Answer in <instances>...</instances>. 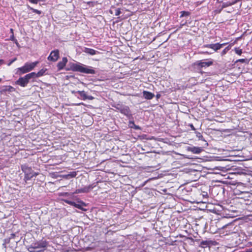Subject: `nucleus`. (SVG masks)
Segmentation results:
<instances>
[{
	"instance_id": "nucleus-4",
	"label": "nucleus",
	"mask_w": 252,
	"mask_h": 252,
	"mask_svg": "<svg viewBox=\"0 0 252 252\" xmlns=\"http://www.w3.org/2000/svg\"><path fill=\"white\" fill-rule=\"evenodd\" d=\"M29 81L26 75H25L24 77H20L18 80L15 82V84L21 87H25L29 82Z\"/></svg>"
},
{
	"instance_id": "nucleus-48",
	"label": "nucleus",
	"mask_w": 252,
	"mask_h": 252,
	"mask_svg": "<svg viewBox=\"0 0 252 252\" xmlns=\"http://www.w3.org/2000/svg\"><path fill=\"white\" fill-rule=\"evenodd\" d=\"M2 79L0 78V82L1 81Z\"/></svg>"
},
{
	"instance_id": "nucleus-46",
	"label": "nucleus",
	"mask_w": 252,
	"mask_h": 252,
	"mask_svg": "<svg viewBox=\"0 0 252 252\" xmlns=\"http://www.w3.org/2000/svg\"><path fill=\"white\" fill-rule=\"evenodd\" d=\"M39 0V1H45V0Z\"/></svg>"
},
{
	"instance_id": "nucleus-9",
	"label": "nucleus",
	"mask_w": 252,
	"mask_h": 252,
	"mask_svg": "<svg viewBox=\"0 0 252 252\" xmlns=\"http://www.w3.org/2000/svg\"><path fill=\"white\" fill-rule=\"evenodd\" d=\"M78 93L79 94L80 96H81L83 100L89 99V100H93L94 97L91 95H87L85 92L83 91H78Z\"/></svg>"
},
{
	"instance_id": "nucleus-20",
	"label": "nucleus",
	"mask_w": 252,
	"mask_h": 252,
	"mask_svg": "<svg viewBox=\"0 0 252 252\" xmlns=\"http://www.w3.org/2000/svg\"><path fill=\"white\" fill-rule=\"evenodd\" d=\"M36 249L33 246L32 244L28 248V251L30 252H43L41 250H36Z\"/></svg>"
},
{
	"instance_id": "nucleus-11",
	"label": "nucleus",
	"mask_w": 252,
	"mask_h": 252,
	"mask_svg": "<svg viewBox=\"0 0 252 252\" xmlns=\"http://www.w3.org/2000/svg\"><path fill=\"white\" fill-rule=\"evenodd\" d=\"M67 62V59L66 57H63L62 59V61L58 63V67L59 69H63L65 65H66V63Z\"/></svg>"
},
{
	"instance_id": "nucleus-12",
	"label": "nucleus",
	"mask_w": 252,
	"mask_h": 252,
	"mask_svg": "<svg viewBox=\"0 0 252 252\" xmlns=\"http://www.w3.org/2000/svg\"><path fill=\"white\" fill-rule=\"evenodd\" d=\"M120 112L126 116L130 115L129 108L128 106H126L121 107Z\"/></svg>"
},
{
	"instance_id": "nucleus-15",
	"label": "nucleus",
	"mask_w": 252,
	"mask_h": 252,
	"mask_svg": "<svg viewBox=\"0 0 252 252\" xmlns=\"http://www.w3.org/2000/svg\"><path fill=\"white\" fill-rule=\"evenodd\" d=\"M83 51L88 54L91 55H94L98 53V51H97L94 49L89 48H85Z\"/></svg>"
},
{
	"instance_id": "nucleus-25",
	"label": "nucleus",
	"mask_w": 252,
	"mask_h": 252,
	"mask_svg": "<svg viewBox=\"0 0 252 252\" xmlns=\"http://www.w3.org/2000/svg\"><path fill=\"white\" fill-rule=\"evenodd\" d=\"M76 174H77L76 172L73 171L68 174V176H69L70 178H74L76 176Z\"/></svg>"
},
{
	"instance_id": "nucleus-13",
	"label": "nucleus",
	"mask_w": 252,
	"mask_h": 252,
	"mask_svg": "<svg viewBox=\"0 0 252 252\" xmlns=\"http://www.w3.org/2000/svg\"><path fill=\"white\" fill-rule=\"evenodd\" d=\"M143 96L144 97V98L145 99H151L155 96L154 94H153L151 92L146 91H144L143 92Z\"/></svg>"
},
{
	"instance_id": "nucleus-35",
	"label": "nucleus",
	"mask_w": 252,
	"mask_h": 252,
	"mask_svg": "<svg viewBox=\"0 0 252 252\" xmlns=\"http://www.w3.org/2000/svg\"><path fill=\"white\" fill-rule=\"evenodd\" d=\"M240 0H235L233 2H232L233 3V5L236 3L238 1H239Z\"/></svg>"
},
{
	"instance_id": "nucleus-17",
	"label": "nucleus",
	"mask_w": 252,
	"mask_h": 252,
	"mask_svg": "<svg viewBox=\"0 0 252 252\" xmlns=\"http://www.w3.org/2000/svg\"><path fill=\"white\" fill-rule=\"evenodd\" d=\"M225 43L223 44H220V43H216V44H213L212 46V49L214 51H216L219 49H220L221 47H222L223 46L225 45Z\"/></svg>"
},
{
	"instance_id": "nucleus-6",
	"label": "nucleus",
	"mask_w": 252,
	"mask_h": 252,
	"mask_svg": "<svg viewBox=\"0 0 252 252\" xmlns=\"http://www.w3.org/2000/svg\"><path fill=\"white\" fill-rule=\"evenodd\" d=\"M33 246L36 249L46 248L48 245L47 242L44 240H41L32 243Z\"/></svg>"
},
{
	"instance_id": "nucleus-14",
	"label": "nucleus",
	"mask_w": 252,
	"mask_h": 252,
	"mask_svg": "<svg viewBox=\"0 0 252 252\" xmlns=\"http://www.w3.org/2000/svg\"><path fill=\"white\" fill-rule=\"evenodd\" d=\"M233 5V3L230 2H223L222 5L220 7V10H216L215 11L217 13H220L221 11L223 8L231 6Z\"/></svg>"
},
{
	"instance_id": "nucleus-32",
	"label": "nucleus",
	"mask_w": 252,
	"mask_h": 252,
	"mask_svg": "<svg viewBox=\"0 0 252 252\" xmlns=\"http://www.w3.org/2000/svg\"><path fill=\"white\" fill-rule=\"evenodd\" d=\"M17 60V59L16 58H15L14 59H13V60H12L7 65L8 66L10 65L14 62H15L16 60Z\"/></svg>"
},
{
	"instance_id": "nucleus-42",
	"label": "nucleus",
	"mask_w": 252,
	"mask_h": 252,
	"mask_svg": "<svg viewBox=\"0 0 252 252\" xmlns=\"http://www.w3.org/2000/svg\"><path fill=\"white\" fill-rule=\"evenodd\" d=\"M156 97L157 98H159L160 97V94H157Z\"/></svg>"
},
{
	"instance_id": "nucleus-16",
	"label": "nucleus",
	"mask_w": 252,
	"mask_h": 252,
	"mask_svg": "<svg viewBox=\"0 0 252 252\" xmlns=\"http://www.w3.org/2000/svg\"><path fill=\"white\" fill-rule=\"evenodd\" d=\"M211 244H212L211 241H202L201 242L199 246L202 248H206L208 246H209Z\"/></svg>"
},
{
	"instance_id": "nucleus-27",
	"label": "nucleus",
	"mask_w": 252,
	"mask_h": 252,
	"mask_svg": "<svg viewBox=\"0 0 252 252\" xmlns=\"http://www.w3.org/2000/svg\"><path fill=\"white\" fill-rule=\"evenodd\" d=\"M238 62H240L242 63H245L247 62V60L245 59H239V60H237L235 63H238Z\"/></svg>"
},
{
	"instance_id": "nucleus-41",
	"label": "nucleus",
	"mask_w": 252,
	"mask_h": 252,
	"mask_svg": "<svg viewBox=\"0 0 252 252\" xmlns=\"http://www.w3.org/2000/svg\"><path fill=\"white\" fill-rule=\"evenodd\" d=\"M121 107H122V106H119V107H117V109L119 111H120V110H121Z\"/></svg>"
},
{
	"instance_id": "nucleus-28",
	"label": "nucleus",
	"mask_w": 252,
	"mask_h": 252,
	"mask_svg": "<svg viewBox=\"0 0 252 252\" xmlns=\"http://www.w3.org/2000/svg\"><path fill=\"white\" fill-rule=\"evenodd\" d=\"M121 10L120 8H118V9H116L115 10V15L116 16H119L120 14H121Z\"/></svg>"
},
{
	"instance_id": "nucleus-36",
	"label": "nucleus",
	"mask_w": 252,
	"mask_h": 252,
	"mask_svg": "<svg viewBox=\"0 0 252 252\" xmlns=\"http://www.w3.org/2000/svg\"><path fill=\"white\" fill-rule=\"evenodd\" d=\"M190 126L191 127V129H193V130H195V128L193 126L192 124H191L190 125Z\"/></svg>"
},
{
	"instance_id": "nucleus-18",
	"label": "nucleus",
	"mask_w": 252,
	"mask_h": 252,
	"mask_svg": "<svg viewBox=\"0 0 252 252\" xmlns=\"http://www.w3.org/2000/svg\"><path fill=\"white\" fill-rule=\"evenodd\" d=\"M65 202L68 204H70V205L73 206L78 209L82 210V206L80 204H77L76 203L73 202V201H66Z\"/></svg>"
},
{
	"instance_id": "nucleus-24",
	"label": "nucleus",
	"mask_w": 252,
	"mask_h": 252,
	"mask_svg": "<svg viewBox=\"0 0 252 252\" xmlns=\"http://www.w3.org/2000/svg\"><path fill=\"white\" fill-rule=\"evenodd\" d=\"M234 50H235V53L239 55H241L242 53V49H239L238 48H235L234 49Z\"/></svg>"
},
{
	"instance_id": "nucleus-7",
	"label": "nucleus",
	"mask_w": 252,
	"mask_h": 252,
	"mask_svg": "<svg viewBox=\"0 0 252 252\" xmlns=\"http://www.w3.org/2000/svg\"><path fill=\"white\" fill-rule=\"evenodd\" d=\"M93 188L92 185L85 187L83 188L77 189L75 190L74 193H80L82 192H88Z\"/></svg>"
},
{
	"instance_id": "nucleus-1",
	"label": "nucleus",
	"mask_w": 252,
	"mask_h": 252,
	"mask_svg": "<svg viewBox=\"0 0 252 252\" xmlns=\"http://www.w3.org/2000/svg\"><path fill=\"white\" fill-rule=\"evenodd\" d=\"M74 71L86 74H94L95 71L91 67H88L86 65L80 63H75L73 65Z\"/></svg>"
},
{
	"instance_id": "nucleus-31",
	"label": "nucleus",
	"mask_w": 252,
	"mask_h": 252,
	"mask_svg": "<svg viewBox=\"0 0 252 252\" xmlns=\"http://www.w3.org/2000/svg\"><path fill=\"white\" fill-rule=\"evenodd\" d=\"M213 44L204 45V47L212 49Z\"/></svg>"
},
{
	"instance_id": "nucleus-40",
	"label": "nucleus",
	"mask_w": 252,
	"mask_h": 252,
	"mask_svg": "<svg viewBox=\"0 0 252 252\" xmlns=\"http://www.w3.org/2000/svg\"><path fill=\"white\" fill-rule=\"evenodd\" d=\"M13 41L17 45H18V43L16 39H15V41Z\"/></svg>"
},
{
	"instance_id": "nucleus-5",
	"label": "nucleus",
	"mask_w": 252,
	"mask_h": 252,
	"mask_svg": "<svg viewBox=\"0 0 252 252\" xmlns=\"http://www.w3.org/2000/svg\"><path fill=\"white\" fill-rule=\"evenodd\" d=\"M59 58V51L58 50H55L52 51L49 56L48 57V60L52 62L57 61Z\"/></svg>"
},
{
	"instance_id": "nucleus-3",
	"label": "nucleus",
	"mask_w": 252,
	"mask_h": 252,
	"mask_svg": "<svg viewBox=\"0 0 252 252\" xmlns=\"http://www.w3.org/2000/svg\"><path fill=\"white\" fill-rule=\"evenodd\" d=\"M22 170L25 174L24 179L26 181L31 180L32 177L36 176L38 173L34 172L31 167L26 165L22 166Z\"/></svg>"
},
{
	"instance_id": "nucleus-19",
	"label": "nucleus",
	"mask_w": 252,
	"mask_h": 252,
	"mask_svg": "<svg viewBox=\"0 0 252 252\" xmlns=\"http://www.w3.org/2000/svg\"><path fill=\"white\" fill-rule=\"evenodd\" d=\"M129 126L131 128H133L136 130H140L141 128L138 126L135 125L134 122L130 121L129 123Z\"/></svg>"
},
{
	"instance_id": "nucleus-21",
	"label": "nucleus",
	"mask_w": 252,
	"mask_h": 252,
	"mask_svg": "<svg viewBox=\"0 0 252 252\" xmlns=\"http://www.w3.org/2000/svg\"><path fill=\"white\" fill-rule=\"evenodd\" d=\"M26 75L27 77L29 79V80L31 78H34L38 77L37 73H36L35 72H32V73L28 74Z\"/></svg>"
},
{
	"instance_id": "nucleus-8",
	"label": "nucleus",
	"mask_w": 252,
	"mask_h": 252,
	"mask_svg": "<svg viewBox=\"0 0 252 252\" xmlns=\"http://www.w3.org/2000/svg\"><path fill=\"white\" fill-rule=\"evenodd\" d=\"M188 151H190L193 154H198L201 152L202 149L200 147H189L187 148Z\"/></svg>"
},
{
	"instance_id": "nucleus-34",
	"label": "nucleus",
	"mask_w": 252,
	"mask_h": 252,
	"mask_svg": "<svg viewBox=\"0 0 252 252\" xmlns=\"http://www.w3.org/2000/svg\"><path fill=\"white\" fill-rule=\"evenodd\" d=\"M63 177L65 178V179H68L70 178L69 176H68V174L67 175H63Z\"/></svg>"
},
{
	"instance_id": "nucleus-38",
	"label": "nucleus",
	"mask_w": 252,
	"mask_h": 252,
	"mask_svg": "<svg viewBox=\"0 0 252 252\" xmlns=\"http://www.w3.org/2000/svg\"><path fill=\"white\" fill-rule=\"evenodd\" d=\"M186 22H184L181 24L180 28H181L183 26L185 25L186 24Z\"/></svg>"
},
{
	"instance_id": "nucleus-47",
	"label": "nucleus",
	"mask_w": 252,
	"mask_h": 252,
	"mask_svg": "<svg viewBox=\"0 0 252 252\" xmlns=\"http://www.w3.org/2000/svg\"><path fill=\"white\" fill-rule=\"evenodd\" d=\"M80 104H83V103H79L77 105H80Z\"/></svg>"
},
{
	"instance_id": "nucleus-45",
	"label": "nucleus",
	"mask_w": 252,
	"mask_h": 252,
	"mask_svg": "<svg viewBox=\"0 0 252 252\" xmlns=\"http://www.w3.org/2000/svg\"><path fill=\"white\" fill-rule=\"evenodd\" d=\"M221 1H219V0H217V2L220 3Z\"/></svg>"
},
{
	"instance_id": "nucleus-22",
	"label": "nucleus",
	"mask_w": 252,
	"mask_h": 252,
	"mask_svg": "<svg viewBox=\"0 0 252 252\" xmlns=\"http://www.w3.org/2000/svg\"><path fill=\"white\" fill-rule=\"evenodd\" d=\"M46 70V69H42L40 70H39L37 73V77H40V76L43 75L44 73L45 72Z\"/></svg>"
},
{
	"instance_id": "nucleus-39",
	"label": "nucleus",
	"mask_w": 252,
	"mask_h": 252,
	"mask_svg": "<svg viewBox=\"0 0 252 252\" xmlns=\"http://www.w3.org/2000/svg\"><path fill=\"white\" fill-rule=\"evenodd\" d=\"M3 63H4L3 60H0V64H3Z\"/></svg>"
},
{
	"instance_id": "nucleus-44",
	"label": "nucleus",
	"mask_w": 252,
	"mask_h": 252,
	"mask_svg": "<svg viewBox=\"0 0 252 252\" xmlns=\"http://www.w3.org/2000/svg\"><path fill=\"white\" fill-rule=\"evenodd\" d=\"M10 32H11L12 33V34H13V30L12 29H10Z\"/></svg>"
},
{
	"instance_id": "nucleus-10",
	"label": "nucleus",
	"mask_w": 252,
	"mask_h": 252,
	"mask_svg": "<svg viewBox=\"0 0 252 252\" xmlns=\"http://www.w3.org/2000/svg\"><path fill=\"white\" fill-rule=\"evenodd\" d=\"M196 65L198 66L201 67H204L206 66H209L213 64V62L212 61L209 62H202V61H198L196 63Z\"/></svg>"
},
{
	"instance_id": "nucleus-33",
	"label": "nucleus",
	"mask_w": 252,
	"mask_h": 252,
	"mask_svg": "<svg viewBox=\"0 0 252 252\" xmlns=\"http://www.w3.org/2000/svg\"><path fill=\"white\" fill-rule=\"evenodd\" d=\"M10 40H12V41H15V37H14V34H12V35L10 36Z\"/></svg>"
},
{
	"instance_id": "nucleus-43",
	"label": "nucleus",
	"mask_w": 252,
	"mask_h": 252,
	"mask_svg": "<svg viewBox=\"0 0 252 252\" xmlns=\"http://www.w3.org/2000/svg\"><path fill=\"white\" fill-rule=\"evenodd\" d=\"M226 49H225L224 50H223V51H222L223 54H225L226 53Z\"/></svg>"
},
{
	"instance_id": "nucleus-37",
	"label": "nucleus",
	"mask_w": 252,
	"mask_h": 252,
	"mask_svg": "<svg viewBox=\"0 0 252 252\" xmlns=\"http://www.w3.org/2000/svg\"><path fill=\"white\" fill-rule=\"evenodd\" d=\"M186 22H184L181 24L180 28H181L183 26L185 25L186 24Z\"/></svg>"
},
{
	"instance_id": "nucleus-23",
	"label": "nucleus",
	"mask_w": 252,
	"mask_h": 252,
	"mask_svg": "<svg viewBox=\"0 0 252 252\" xmlns=\"http://www.w3.org/2000/svg\"><path fill=\"white\" fill-rule=\"evenodd\" d=\"M181 15L180 16V17H183L184 16H188L189 15L190 13L188 11H183L181 12Z\"/></svg>"
},
{
	"instance_id": "nucleus-2",
	"label": "nucleus",
	"mask_w": 252,
	"mask_h": 252,
	"mask_svg": "<svg viewBox=\"0 0 252 252\" xmlns=\"http://www.w3.org/2000/svg\"><path fill=\"white\" fill-rule=\"evenodd\" d=\"M38 63L39 62L38 61L32 63H27L23 66L17 68L16 74L21 75L30 72L32 70Z\"/></svg>"
},
{
	"instance_id": "nucleus-29",
	"label": "nucleus",
	"mask_w": 252,
	"mask_h": 252,
	"mask_svg": "<svg viewBox=\"0 0 252 252\" xmlns=\"http://www.w3.org/2000/svg\"><path fill=\"white\" fill-rule=\"evenodd\" d=\"M7 90L9 92H14L15 91V89L12 86H8Z\"/></svg>"
},
{
	"instance_id": "nucleus-26",
	"label": "nucleus",
	"mask_w": 252,
	"mask_h": 252,
	"mask_svg": "<svg viewBox=\"0 0 252 252\" xmlns=\"http://www.w3.org/2000/svg\"><path fill=\"white\" fill-rule=\"evenodd\" d=\"M31 10H32L33 12L37 13L38 14H40L41 13V11L38 10L37 9H34L32 7L30 8Z\"/></svg>"
},
{
	"instance_id": "nucleus-30",
	"label": "nucleus",
	"mask_w": 252,
	"mask_h": 252,
	"mask_svg": "<svg viewBox=\"0 0 252 252\" xmlns=\"http://www.w3.org/2000/svg\"><path fill=\"white\" fill-rule=\"evenodd\" d=\"M29 1L32 3L37 4L39 1V0H29Z\"/></svg>"
}]
</instances>
